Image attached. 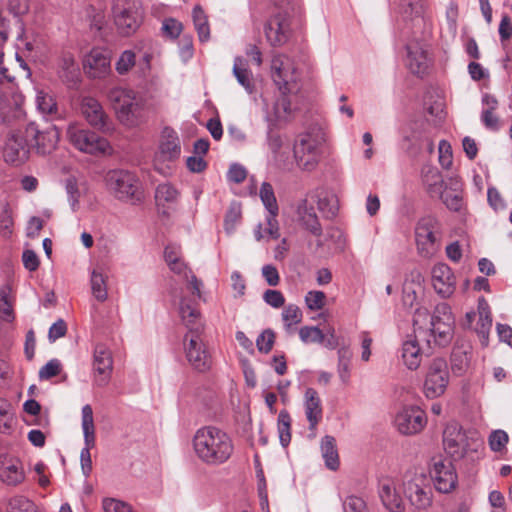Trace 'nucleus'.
I'll return each instance as SVG.
<instances>
[{
    "label": "nucleus",
    "instance_id": "61",
    "mask_svg": "<svg viewBox=\"0 0 512 512\" xmlns=\"http://www.w3.org/2000/svg\"><path fill=\"white\" fill-rule=\"evenodd\" d=\"M345 512H365V502L357 496H349L343 503Z\"/></svg>",
    "mask_w": 512,
    "mask_h": 512
},
{
    "label": "nucleus",
    "instance_id": "17",
    "mask_svg": "<svg viewBox=\"0 0 512 512\" xmlns=\"http://www.w3.org/2000/svg\"><path fill=\"white\" fill-rule=\"evenodd\" d=\"M429 473L437 491L449 493L456 488L457 474L450 460L442 457L432 458Z\"/></svg>",
    "mask_w": 512,
    "mask_h": 512
},
{
    "label": "nucleus",
    "instance_id": "51",
    "mask_svg": "<svg viewBox=\"0 0 512 512\" xmlns=\"http://www.w3.org/2000/svg\"><path fill=\"white\" fill-rule=\"evenodd\" d=\"M161 30L166 37L176 39L181 34L183 26L178 20L167 18L163 21Z\"/></svg>",
    "mask_w": 512,
    "mask_h": 512
},
{
    "label": "nucleus",
    "instance_id": "18",
    "mask_svg": "<svg viewBox=\"0 0 512 512\" xmlns=\"http://www.w3.org/2000/svg\"><path fill=\"white\" fill-rule=\"evenodd\" d=\"M29 152V139L26 137L25 128L12 130L7 136L3 149L4 160L18 166L28 159Z\"/></svg>",
    "mask_w": 512,
    "mask_h": 512
},
{
    "label": "nucleus",
    "instance_id": "5",
    "mask_svg": "<svg viewBox=\"0 0 512 512\" xmlns=\"http://www.w3.org/2000/svg\"><path fill=\"white\" fill-rule=\"evenodd\" d=\"M294 112L295 107L285 97L276 99L271 107L265 104L264 119L267 123V145L273 154L274 160L278 163L283 161L281 153L283 141L281 136L275 132V129L281 128L290 121L294 116Z\"/></svg>",
    "mask_w": 512,
    "mask_h": 512
},
{
    "label": "nucleus",
    "instance_id": "8",
    "mask_svg": "<svg viewBox=\"0 0 512 512\" xmlns=\"http://www.w3.org/2000/svg\"><path fill=\"white\" fill-rule=\"evenodd\" d=\"M271 74L275 85L280 91L277 99L286 98L292 103V97L299 91V73L294 61L287 55L278 54L272 58Z\"/></svg>",
    "mask_w": 512,
    "mask_h": 512
},
{
    "label": "nucleus",
    "instance_id": "41",
    "mask_svg": "<svg viewBox=\"0 0 512 512\" xmlns=\"http://www.w3.org/2000/svg\"><path fill=\"white\" fill-rule=\"evenodd\" d=\"M260 199L268 212L278 213L279 207L274 194L273 187L268 182H263L259 192Z\"/></svg>",
    "mask_w": 512,
    "mask_h": 512
},
{
    "label": "nucleus",
    "instance_id": "52",
    "mask_svg": "<svg viewBox=\"0 0 512 512\" xmlns=\"http://www.w3.org/2000/svg\"><path fill=\"white\" fill-rule=\"evenodd\" d=\"M508 440L509 437L505 431L495 430L489 436L490 449L494 452H500L506 447Z\"/></svg>",
    "mask_w": 512,
    "mask_h": 512
},
{
    "label": "nucleus",
    "instance_id": "2",
    "mask_svg": "<svg viewBox=\"0 0 512 512\" xmlns=\"http://www.w3.org/2000/svg\"><path fill=\"white\" fill-rule=\"evenodd\" d=\"M110 101L117 119L126 128H137L148 119V106L139 93L126 88L116 87L109 91Z\"/></svg>",
    "mask_w": 512,
    "mask_h": 512
},
{
    "label": "nucleus",
    "instance_id": "21",
    "mask_svg": "<svg viewBox=\"0 0 512 512\" xmlns=\"http://www.w3.org/2000/svg\"><path fill=\"white\" fill-rule=\"evenodd\" d=\"M405 49V65L410 72L415 75L426 73L430 63L426 44L421 40L413 39L406 43Z\"/></svg>",
    "mask_w": 512,
    "mask_h": 512
},
{
    "label": "nucleus",
    "instance_id": "37",
    "mask_svg": "<svg viewBox=\"0 0 512 512\" xmlns=\"http://www.w3.org/2000/svg\"><path fill=\"white\" fill-rule=\"evenodd\" d=\"M36 106L44 116H49L51 119L58 117L57 103L50 94L39 91L36 96Z\"/></svg>",
    "mask_w": 512,
    "mask_h": 512
},
{
    "label": "nucleus",
    "instance_id": "44",
    "mask_svg": "<svg viewBox=\"0 0 512 512\" xmlns=\"http://www.w3.org/2000/svg\"><path fill=\"white\" fill-rule=\"evenodd\" d=\"M241 206L239 203L233 202L226 212L224 219V228L228 234H232L236 228V225L241 220Z\"/></svg>",
    "mask_w": 512,
    "mask_h": 512
},
{
    "label": "nucleus",
    "instance_id": "43",
    "mask_svg": "<svg viewBox=\"0 0 512 512\" xmlns=\"http://www.w3.org/2000/svg\"><path fill=\"white\" fill-rule=\"evenodd\" d=\"M8 512H37V507L23 495H16L10 498L8 502Z\"/></svg>",
    "mask_w": 512,
    "mask_h": 512
},
{
    "label": "nucleus",
    "instance_id": "38",
    "mask_svg": "<svg viewBox=\"0 0 512 512\" xmlns=\"http://www.w3.org/2000/svg\"><path fill=\"white\" fill-rule=\"evenodd\" d=\"M277 429L281 445L287 447L291 441V417L287 410L279 412Z\"/></svg>",
    "mask_w": 512,
    "mask_h": 512
},
{
    "label": "nucleus",
    "instance_id": "46",
    "mask_svg": "<svg viewBox=\"0 0 512 512\" xmlns=\"http://www.w3.org/2000/svg\"><path fill=\"white\" fill-rule=\"evenodd\" d=\"M9 293L10 288L8 286L0 288V318L6 322L14 320L12 305L8 299Z\"/></svg>",
    "mask_w": 512,
    "mask_h": 512
},
{
    "label": "nucleus",
    "instance_id": "36",
    "mask_svg": "<svg viewBox=\"0 0 512 512\" xmlns=\"http://www.w3.org/2000/svg\"><path fill=\"white\" fill-rule=\"evenodd\" d=\"M233 74L236 77L238 83L243 86L249 94H251L254 88L251 81V73L245 67V60L240 56L234 58Z\"/></svg>",
    "mask_w": 512,
    "mask_h": 512
},
{
    "label": "nucleus",
    "instance_id": "13",
    "mask_svg": "<svg viewBox=\"0 0 512 512\" xmlns=\"http://www.w3.org/2000/svg\"><path fill=\"white\" fill-rule=\"evenodd\" d=\"M402 491L410 505L417 510H424L432 504V488L424 474L405 475Z\"/></svg>",
    "mask_w": 512,
    "mask_h": 512
},
{
    "label": "nucleus",
    "instance_id": "7",
    "mask_svg": "<svg viewBox=\"0 0 512 512\" xmlns=\"http://www.w3.org/2000/svg\"><path fill=\"white\" fill-rule=\"evenodd\" d=\"M175 266V269L170 270L182 277L185 281V285L180 289L173 290L174 303L177 305L178 315L187 328V333H189L192 331V281L188 279L189 268L181 259L178 260ZM184 348L186 358L191 362L192 338H189L188 334H186L184 338Z\"/></svg>",
    "mask_w": 512,
    "mask_h": 512
},
{
    "label": "nucleus",
    "instance_id": "25",
    "mask_svg": "<svg viewBox=\"0 0 512 512\" xmlns=\"http://www.w3.org/2000/svg\"><path fill=\"white\" fill-rule=\"evenodd\" d=\"M265 36L272 46H282L289 38L290 23L288 14L277 12L271 16L265 25Z\"/></svg>",
    "mask_w": 512,
    "mask_h": 512
},
{
    "label": "nucleus",
    "instance_id": "14",
    "mask_svg": "<svg viewBox=\"0 0 512 512\" xmlns=\"http://www.w3.org/2000/svg\"><path fill=\"white\" fill-rule=\"evenodd\" d=\"M454 318L448 304L440 303L430 318V326L428 328L429 336L433 338V342L438 346H446L453 337Z\"/></svg>",
    "mask_w": 512,
    "mask_h": 512
},
{
    "label": "nucleus",
    "instance_id": "10",
    "mask_svg": "<svg viewBox=\"0 0 512 512\" xmlns=\"http://www.w3.org/2000/svg\"><path fill=\"white\" fill-rule=\"evenodd\" d=\"M112 17L118 33L122 36L134 34L143 21V9L139 0H113Z\"/></svg>",
    "mask_w": 512,
    "mask_h": 512
},
{
    "label": "nucleus",
    "instance_id": "40",
    "mask_svg": "<svg viewBox=\"0 0 512 512\" xmlns=\"http://www.w3.org/2000/svg\"><path fill=\"white\" fill-rule=\"evenodd\" d=\"M91 289L92 294L98 301H105L107 299V286L106 279L103 273L93 270L91 273Z\"/></svg>",
    "mask_w": 512,
    "mask_h": 512
},
{
    "label": "nucleus",
    "instance_id": "45",
    "mask_svg": "<svg viewBox=\"0 0 512 512\" xmlns=\"http://www.w3.org/2000/svg\"><path fill=\"white\" fill-rule=\"evenodd\" d=\"M299 337L303 343H317L324 342V332L317 326H304L299 330Z\"/></svg>",
    "mask_w": 512,
    "mask_h": 512
},
{
    "label": "nucleus",
    "instance_id": "3",
    "mask_svg": "<svg viewBox=\"0 0 512 512\" xmlns=\"http://www.w3.org/2000/svg\"><path fill=\"white\" fill-rule=\"evenodd\" d=\"M443 446L455 460L478 461L483 456L484 441L476 431H466L457 424H449L443 432Z\"/></svg>",
    "mask_w": 512,
    "mask_h": 512
},
{
    "label": "nucleus",
    "instance_id": "32",
    "mask_svg": "<svg viewBox=\"0 0 512 512\" xmlns=\"http://www.w3.org/2000/svg\"><path fill=\"white\" fill-rule=\"evenodd\" d=\"M379 495L383 505L391 512H403L404 503L390 481L381 484Z\"/></svg>",
    "mask_w": 512,
    "mask_h": 512
},
{
    "label": "nucleus",
    "instance_id": "57",
    "mask_svg": "<svg viewBox=\"0 0 512 512\" xmlns=\"http://www.w3.org/2000/svg\"><path fill=\"white\" fill-rule=\"evenodd\" d=\"M263 300L267 305L273 308H280L285 303V298L282 292L279 290L272 289H268L264 292Z\"/></svg>",
    "mask_w": 512,
    "mask_h": 512
},
{
    "label": "nucleus",
    "instance_id": "15",
    "mask_svg": "<svg viewBox=\"0 0 512 512\" xmlns=\"http://www.w3.org/2000/svg\"><path fill=\"white\" fill-rule=\"evenodd\" d=\"M449 383V370L442 358L431 361L423 385V392L429 399H435L444 394Z\"/></svg>",
    "mask_w": 512,
    "mask_h": 512
},
{
    "label": "nucleus",
    "instance_id": "28",
    "mask_svg": "<svg viewBox=\"0 0 512 512\" xmlns=\"http://www.w3.org/2000/svg\"><path fill=\"white\" fill-rule=\"evenodd\" d=\"M303 405L309 430L314 431L323 417L322 401L314 388L309 387L305 390Z\"/></svg>",
    "mask_w": 512,
    "mask_h": 512
},
{
    "label": "nucleus",
    "instance_id": "54",
    "mask_svg": "<svg viewBox=\"0 0 512 512\" xmlns=\"http://www.w3.org/2000/svg\"><path fill=\"white\" fill-rule=\"evenodd\" d=\"M227 180L232 183H242L247 177L246 168L239 163H232L227 172Z\"/></svg>",
    "mask_w": 512,
    "mask_h": 512
},
{
    "label": "nucleus",
    "instance_id": "53",
    "mask_svg": "<svg viewBox=\"0 0 512 512\" xmlns=\"http://www.w3.org/2000/svg\"><path fill=\"white\" fill-rule=\"evenodd\" d=\"M104 512H131V506L121 500L105 498L102 502Z\"/></svg>",
    "mask_w": 512,
    "mask_h": 512
},
{
    "label": "nucleus",
    "instance_id": "30",
    "mask_svg": "<svg viewBox=\"0 0 512 512\" xmlns=\"http://www.w3.org/2000/svg\"><path fill=\"white\" fill-rule=\"evenodd\" d=\"M423 355L424 351L419 345V336L409 337L402 343L401 358L409 370H416L420 366Z\"/></svg>",
    "mask_w": 512,
    "mask_h": 512
},
{
    "label": "nucleus",
    "instance_id": "20",
    "mask_svg": "<svg viewBox=\"0 0 512 512\" xmlns=\"http://www.w3.org/2000/svg\"><path fill=\"white\" fill-rule=\"evenodd\" d=\"M427 424L426 413L418 406H407L395 417V426L403 435H414L423 430Z\"/></svg>",
    "mask_w": 512,
    "mask_h": 512
},
{
    "label": "nucleus",
    "instance_id": "56",
    "mask_svg": "<svg viewBox=\"0 0 512 512\" xmlns=\"http://www.w3.org/2000/svg\"><path fill=\"white\" fill-rule=\"evenodd\" d=\"M325 298L322 291H309L305 296V302L310 310H319L324 306Z\"/></svg>",
    "mask_w": 512,
    "mask_h": 512
},
{
    "label": "nucleus",
    "instance_id": "22",
    "mask_svg": "<svg viewBox=\"0 0 512 512\" xmlns=\"http://www.w3.org/2000/svg\"><path fill=\"white\" fill-rule=\"evenodd\" d=\"M113 370V358L110 350L103 344H97L93 352L94 384L104 387L108 384Z\"/></svg>",
    "mask_w": 512,
    "mask_h": 512
},
{
    "label": "nucleus",
    "instance_id": "6",
    "mask_svg": "<svg viewBox=\"0 0 512 512\" xmlns=\"http://www.w3.org/2000/svg\"><path fill=\"white\" fill-rule=\"evenodd\" d=\"M324 142V133L317 127L309 128L297 135L293 144V156L301 170L310 172L318 166Z\"/></svg>",
    "mask_w": 512,
    "mask_h": 512
},
{
    "label": "nucleus",
    "instance_id": "9",
    "mask_svg": "<svg viewBox=\"0 0 512 512\" xmlns=\"http://www.w3.org/2000/svg\"><path fill=\"white\" fill-rule=\"evenodd\" d=\"M181 143L177 132L169 127L162 128L158 149L153 158L154 169L164 176L172 173L173 163L180 157Z\"/></svg>",
    "mask_w": 512,
    "mask_h": 512
},
{
    "label": "nucleus",
    "instance_id": "42",
    "mask_svg": "<svg viewBox=\"0 0 512 512\" xmlns=\"http://www.w3.org/2000/svg\"><path fill=\"white\" fill-rule=\"evenodd\" d=\"M194 25L198 33L199 41L202 43L207 42L210 39V27L199 6H194Z\"/></svg>",
    "mask_w": 512,
    "mask_h": 512
},
{
    "label": "nucleus",
    "instance_id": "39",
    "mask_svg": "<svg viewBox=\"0 0 512 512\" xmlns=\"http://www.w3.org/2000/svg\"><path fill=\"white\" fill-rule=\"evenodd\" d=\"M431 316L432 315H430L428 309L425 307H419L415 310L413 316V327L415 335L419 337L426 335L430 326Z\"/></svg>",
    "mask_w": 512,
    "mask_h": 512
},
{
    "label": "nucleus",
    "instance_id": "11",
    "mask_svg": "<svg viewBox=\"0 0 512 512\" xmlns=\"http://www.w3.org/2000/svg\"><path fill=\"white\" fill-rule=\"evenodd\" d=\"M442 237V224L435 215L421 217L415 225V241L422 257L433 256Z\"/></svg>",
    "mask_w": 512,
    "mask_h": 512
},
{
    "label": "nucleus",
    "instance_id": "1",
    "mask_svg": "<svg viewBox=\"0 0 512 512\" xmlns=\"http://www.w3.org/2000/svg\"><path fill=\"white\" fill-rule=\"evenodd\" d=\"M233 451L231 438L217 427L205 426L194 434V452L206 464H223Z\"/></svg>",
    "mask_w": 512,
    "mask_h": 512
},
{
    "label": "nucleus",
    "instance_id": "4",
    "mask_svg": "<svg viewBox=\"0 0 512 512\" xmlns=\"http://www.w3.org/2000/svg\"><path fill=\"white\" fill-rule=\"evenodd\" d=\"M107 191L116 200L137 205L143 202L144 192L137 174L128 169H111L104 176Z\"/></svg>",
    "mask_w": 512,
    "mask_h": 512
},
{
    "label": "nucleus",
    "instance_id": "33",
    "mask_svg": "<svg viewBox=\"0 0 512 512\" xmlns=\"http://www.w3.org/2000/svg\"><path fill=\"white\" fill-rule=\"evenodd\" d=\"M213 363L210 348L204 342L194 340V372H208L211 370Z\"/></svg>",
    "mask_w": 512,
    "mask_h": 512
},
{
    "label": "nucleus",
    "instance_id": "50",
    "mask_svg": "<svg viewBox=\"0 0 512 512\" xmlns=\"http://www.w3.org/2000/svg\"><path fill=\"white\" fill-rule=\"evenodd\" d=\"M275 342V333L271 329H265L256 339V346L261 353H269Z\"/></svg>",
    "mask_w": 512,
    "mask_h": 512
},
{
    "label": "nucleus",
    "instance_id": "64",
    "mask_svg": "<svg viewBox=\"0 0 512 512\" xmlns=\"http://www.w3.org/2000/svg\"><path fill=\"white\" fill-rule=\"evenodd\" d=\"M498 32L501 42H505L512 37V23L510 17L507 14L502 16Z\"/></svg>",
    "mask_w": 512,
    "mask_h": 512
},
{
    "label": "nucleus",
    "instance_id": "62",
    "mask_svg": "<svg viewBox=\"0 0 512 512\" xmlns=\"http://www.w3.org/2000/svg\"><path fill=\"white\" fill-rule=\"evenodd\" d=\"M8 11L16 17L26 14L29 10L28 0H7Z\"/></svg>",
    "mask_w": 512,
    "mask_h": 512
},
{
    "label": "nucleus",
    "instance_id": "35",
    "mask_svg": "<svg viewBox=\"0 0 512 512\" xmlns=\"http://www.w3.org/2000/svg\"><path fill=\"white\" fill-rule=\"evenodd\" d=\"M322 457L328 469L335 471L339 468V456L336 440L333 436L326 435L321 441Z\"/></svg>",
    "mask_w": 512,
    "mask_h": 512
},
{
    "label": "nucleus",
    "instance_id": "63",
    "mask_svg": "<svg viewBox=\"0 0 512 512\" xmlns=\"http://www.w3.org/2000/svg\"><path fill=\"white\" fill-rule=\"evenodd\" d=\"M67 332V325L63 319L57 320L49 329L48 338L50 342H54L57 339L65 336Z\"/></svg>",
    "mask_w": 512,
    "mask_h": 512
},
{
    "label": "nucleus",
    "instance_id": "27",
    "mask_svg": "<svg viewBox=\"0 0 512 512\" xmlns=\"http://www.w3.org/2000/svg\"><path fill=\"white\" fill-rule=\"evenodd\" d=\"M0 480L8 486H18L25 480L22 462L8 455L0 456Z\"/></svg>",
    "mask_w": 512,
    "mask_h": 512
},
{
    "label": "nucleus",
    "instance_id": "29",
    "mask_svg": "<svg viewBox=\"0 0 512 512\" xmlns=\"http://www.w3.org/2000/svg\"><path fill=\"white\" fill-rule=\"evenodd\" d=\"M180 193L170 183L159 184L155 190V202L158 212L163 216H169L178 202Z\"/></svg>",
    "mask_w": 512,
    "mask_h": 512
},
{
    "label": "nucleus",
    "instance_id": "55",
    "mask_svg": "<svg viewBox=\"0 0 512 512\" xmlns=\"http://www.w3.org/2000/svg\"><path fill=\"white\" fill-rule=\"evenodd\" d=\"M61 371V363L57 359H51L39 370V378L48 380L57 376Z\"/></svg>",
    "mask_w": 512,
    "mask_h": 512
},
{
    "label": "nucleus",
    "instance_id": "19",
    "mask_svg": "<svg viewBox=\"0 0 512 512\" xmlns=\"http://www.w3.org/2000/svg\"><path fill=\"white\" fill-rule=\"evenodd\" d=\"M25 134L29 139L30 148H35L37 153L42 155L51 153L56 148L60 137L59 128L55 125L40 131L33 122L25 126Z\"/></svg>",
    "mask_w": 512,
    "mask_h": 512
},
{
    "label": "nucleus",
    "instance_id": "31",
    "mask_svg": "<svg viewBox=\"0 0 512 512\" xmlns=\"http://www.w3.org/2000/svg\"><path fill=\"white\" fill-rule=\"evenodd\" d=\"M297 214L301 224L313 235L321 236L322 227L315 213L314 207L308 204L306 199L300 201L297 207Z\"/></svg>",
    "mask_w": 512,
    "mask_h": 512
},
{
    "label": "nucleus",
    "instance_id": "58",
    "mask_svg": "<svg viewBox=\"0 0 512 512\" xmlns=\"http://www.w3.org/2000/svg\"><path fill=\"white\" fill-rule=\"evenodd\" d=\"M438 149L440 165L445 169H449L452 165V150L450 144L445 140H441Z\"/></svg>",
    "mask_w": 512,
    "mask_h": 512
},
{
    "label": "nucleus",
    "instance_id": "12",
    "mask_svg": "<svg viewBox=\"0 0 512 512\" xmlns=\"http://www.w3.org/2000/svg\"><path fill=\"white\" fill-rule=\"evenodd\" d=\"M66 134L69 142L81 152L97 155L106 154L111 151V146L107 139L77 123L69 124Z\"/></svg>",
    "mask_w": 512,
    "mask_h": 512
},
{
    "label": "nucleus",
    "instance_id": "60",
    "mask_svg": "<svg viewBox=\"0 0 512 512\" xmlns=\"http://www.w3.org/2000/svg\"><path fill=\"white\" fill-rule=\"evenodd\" d=\"M278 213H271L268 212V215L266 216V228L265 233L267 234V237L271 239H278L280 237V228L279 223L276 219Z\"/></svg>",
    "mask_w": 512,
    "mask_h": 512
},
{
    "label": "nucleus",
    "instance_id": "24",
    "mask_svg": "<svg viewBox=\"0 0 512 512\" xmlns=\"http://www.w3.org/2000/svg\"><path fill=\"white\" fill-rule=\"evenodd\" d=\"M83 69L91 78H103L111 70L110 52L103 48H93L83 60Z\"/></svg>",
    "mask_w": 512,
    "mask_h": 512
},
{
    "label": "nucleus",
    "instance_id": "49",
    "mask_svg": "<svg viewBox=\"0 0 512 512\" xmlns=\"http://www.w3.org/2000/svg\"><path fill=\"white\" fill-rule=\"evenodd\" d=\"M317 204L318 209L326 218H333L338 211L337 200L333 195L320 197Z\"/></svg>",
    "mask_w": 512,
    "mask_h": 512
},
{
    "label": "nucleus",
    "instance_id": "48",
    "mask_svg": "<svg viewBox=\"0 0 512 512\" xmlns=\"http://www.w3.org/2000/svg\"><path fill=\"white\" fill-rule=\"evenodd\" d=\"M136 65V55L132 50H125L121 53L115 64V69L120 75L126 74Z\"/></svg>",
    "mask_w": 512,
    "mask_h": 512
},
{
    "label": "nucleus",
    "instance_id": "34",
    "mask_svg": "<svg viewBox=\"0 0 512 512\" xmlns=\"http://www.w3.org/2000/svg\"><path fill=\"white\" fill-rule=\"evenodd\" d=\"M82 430H83V438H84V448H94L95 446V425L93 418V410L89 404H86L82 407Z\"/></svg>",
    "mask_w": 512,
    "mask_h": 512
},
{
    "label": "nucleus",
    "instance_id": "47",
    "mask_svg": "<svg viewBox=\"0 0 512 512\" xmlns=\"http://www.w3.org/2000/svg\"><path fill=\"white\" fill-rule=\"evenodd\" d=\"M282 320L287 330L293 325L300 323L302 320L300 308L295 304L287 305L282 311Z\"/></svg>",
    "mask_w": 512,
    "mask_h": 512
},
{
    "label": "nucleus",
    "instance_id": "59",
    "mask_svg": "<svg viewBox=\"0 0 512 512\" xmlns=\"http://www.w3.org/2000/svg\"><path fill=\"white\" fill-rule=\"evenodd\" d=\"M66 192L68 195V201L73 211H76L79 206L80 192L77 183L73 179L66 181Z\"/></svg>",
    "mask_w": 512,
    "mask_h": 512
},
{
    "label": "nucleus",
    "instance_id": "16",
    "mask_svg": "<svg viewBox=\"0 0 512 512\" xmlns=\"http://www.w3.org/2000/svg\"><path fill=\"white\" fill-rule=\"evenodd\" d=\"M430 175L426 176L425 182L427 184V190L432 195H439L443 204L451 211L458 212L463 206L462 191L458 188H444V181L436 169L429 171Z\"/></svg>",
    "mask_w": 512,
    "mask_h": 512
},
{
    "label": "nucleus",
    "instance_id": "23",
    "mask_svg": "<svg viewBox=\"0 0 512 512\" xmlns=\"http://www.w3.org/2000/svg\"><path fill=\"white\" fill-rule=\"evenodd\" d=\"M81 112L92 127L103 132L111 130L112 123L110 117L97 99L89 96L83 97Z\"/></svg>",
    "mask_w": 512,
    "mask_h": 512
},
{
    "label": "nucleus",
    "instance_id": "26",
    "mask_svg": "<svg viewBox=\"0 0 512 512\" xmlns=\"http://www.w3.org/2000/svg\"><path fill=\"white\" fill-rule=\"evenodd\" d=\"M432 283L438 295L448 298L455 291L456 278L447 264L438 263L432 269Z\"/></svg>",
    "mask_w": 512,
    "mask_h": 512
}]
</instances>
